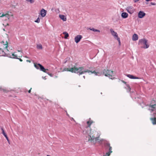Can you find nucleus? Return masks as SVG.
<instances>
[{
    "mask_svg": "<svg viewBox=\"0 0 156 156\" xmlns=\"http://www.w3.org/2000/svg\"><path fill=\"white\" fill-rule=\"evenodd\" d=\"M67 68L69 71L72 73H75L80 76L86 73H94L96 76H100L102 75H104L105 76L108 77L109 78L113 79H115L114 76L115 75V72L111 71L108 69L103 70V71L96 72L95 70L84 69V67H76L75 66L73 65L72 64H69Z\"/></svg>",
    "mask_w": 156,
    "mask_h": 156,
    "instance_id": "1",
    "label": "nucleus"
},
{
    "mask_svg": "<svg viewBox=\"0 0 156 156\" xmlns=\"http://www.w3.org/2000/svg\"><path fill=\"white\" fill-rule=\"evenodd\" d=\"M84 134H87L88 135V136L86 138H87L88 141H90L94 144H95L97 141L99 140V137H96L94 135H92L93 133L91 131L90 127H86L83 131Z\"/></svg>",
    "mask_w": 156,
    "mask_h": 156,
    "instance_id": "2",
    "label": "nucleus"
},
{
    "mask_svg": "<svg viewBox=\"0 0 156 156\" xmlns=\"http://www.w3.org/2000/svg\"><path fill=\"white\" fill-rule=\"evenodd\" d=\"M155 102V100H152L151 101L149 105H147L149 107L148 110L150 111L151 113L156 110V104L154 103Z\"/></svg>",
    "mask_w": 156,
    "mask_h": 156,
    "instance_id": "3",
    "label": "nucleus"
},
{
    "mask_svg": "<svg viewBox=\"0 0 156 156\" xmlns=\"http://www.w3.org/2000/svg\"><path fill=\"white\" fill-rule=\"evenodd\" d=\"M139 44H144L143 47H141L142 48L146 49L149 48V45L147 44V41L145 38H143L140 39L138 42Z\"/></svg>",
    "mask_w": 156,
    "mask_h": 156,
    "instance_id": "4",
    "label": "nucleus"
},
{
    "mask_svg": "<svg viewBox=\"0 0 156 156\" xmlns=\"http://www.w3.org/2000/svg\"><path fill=\"white\" fill-rule=\"evenodd\" d=\"M34 66L37 69H40L44 72H46V70H48V69H45L42 65L40 63H34Z\"/></svg>",
    "mask_w": 156,
    "mask_h": 156,
    "instance_id": "5",
    "label": "nucleus"
},
{
    "mask_svg": "<svg viewBox=\"0 0 156 156\" xmlns=\"http://www.w3.org/2000/svg\"><path fill=\"white\" fill-rule=\"evenodd\" d=\"M126 9L127 12L131 14L133 13L135 10L134 8L132 6H129L127 7Z\"/></svg>",
    "mask_w": 156,
    "mask_h": 156,
    "instance_id": "6",
    "label": "nucleus"
},
{
    "mask_svg": "<svg viewBox=\"0 0 156 156\" xmlns=\"http://www.w3.org/2000/svg\"><path fill=\"white\" fill-rule=\"evenodd\" d=\"M83 37L81 35H78L76 36L74 38V40L76 43H79L82 38Z\"/></svg>",
    "mask_w": 156,
    "mask_h": 156,
    "instance_id": "7",
    "label": "nucleus"
},
{
    "mask_svg": "<svg viewBox=\"0 0 156 156\" xmlns=\"http://www.w3.org/2000/svg\"><path fill=\"white\" fill-rule=\"evenodd\" d=\"M153 115L154 117L150 118V119L153 125H156V117H155L156 116V113H154Z\"/></svg>",
    "mask_w": 156,
    "mask_h": 156,
    "instance_id": "8",
    "label": "nucleus"
},
{
    "mask_svg": "<svg viewBox=\"0 0 156 156\" xmlns=\"http://www.w3.org/2000/svg\"><path fill=\"white\" fill-rule=\"evenodd\" d=\"M146 15V13L143 11H140L138 14V17L139 18H143Z\"/></svg>",
    "mask_w": 156,
    "mask_h": 156,
    "instance_id": "9",
    "label": "nucleus"
},
{
    "mask_svg": "<svg viewBox=\"0 0 156 156\" xmlns=\"http://www.w3.org/2000/svg\"><path fill=\"white\" fill-rule=\"evenodd\" d=\"M46 12L47 11L44 9H42L41 10L40 12L41 16L43 17H44L46 15Z\"/></svg>",
    "mask_w": 156,
    "mask_h": 156,
    "instance_id": "10",
    "label": "nucleus"
},
{
    "mask_svg": "<svg viewBox=\"0 0 156 156\" xmlns=\"http://www.w3.org/2000/svg\"><path fill=\"white\" fill-rule=\"evenodd\" d=\"M126 76H127L128 77L131 79H139V78L138 77L134 76L133 75H130L129 74H126Z\"/></svg>",
    "mask_w": 156,
    "mask_h": 156,
    "instance_id": "11",
    "label": "nucleus"
},
{
    "mask_svg": "<svg viewBox=\"0 0 156 156\" xmlns=\"http://www.w3.org/2000/svg\"><path fill=\"white\" fill-rule=\"evenodd\" d=\"M128 14L126 12H123L121 14V16L124 19L127 18L128 17Z\"/></svg>",
    "mask_w": 156,
    "mask_h": 156,
    "instance_id": "12",
    "label": "nucleus"
},
{
    "mask_svg": "<svg viewBox=\"0 0 156 156\" xmlns=\"http://www.w3.org/2000/svg\"><path fill=\"white\" fill-rule=\"evenodd\" d=\"M104 146L106 149H108L109 150V149L110 147H112L110 146V144L108 142H105L104 143Z\"/></svg>",
    "mask_w": 156,
    "mask_h": 156,
    "instance_id": "13",
    "label": "nucleus"
},
{
    "mask_svg": "<svg viewBox=\"0 0 156 156\" xmlns=\"http://www.w3.org/2000/svg\"><path fill=\"white\" fill-rule=\"evenodd\" d=\"M110 31L112 33V34L113 36L114 37H117V36L118 35L117 34V33L115 32L113 29H110Z\"/></svg>",
    "mask_w": 156,
    "mask_h": 156,
    "instance_id": "14",
    "label": "nucleus"
},
{
    "mask_svg": "<svg viewBox=\"0 0 156 156\" xmlns=\"http://www.w3.org/2000/svg\"><path fill=\"white\" fill-rule=\"evenodd\" d=\"M94 122V121L93 120H91L90 118L89 119V120L87 121V127H90V126L91 124Z\"/></svg>",
    "mask_w": 156,
    "mask_h": 156,
    "instance_id": "15",
    "label": "nucleus"
},
{
    "mask_svg": "<svg viewBox=\"0 0 156 156\" xmlns=\"http://www.w3.org/2000/svg\"><path fill=\"white\" fill-rule=\"evenodd\" d=\"M138 35L137 34H134L132 37V40L134 41H136L138 39Z\"/></svg>",
    "mask_w": 156,
    "mask_h": 156,
    "instance_id": "16",
    "label": "nucleus"
},
{
    "mask_svg": "<svg viewBox=\"0 0 156 156\" xmlns=\"http://www.w3.org/2000/svg\"><path fill=\"white\" fill-rule=\"evenodd\" d=\"M59 16L61 19L63 21H65L66 20V18L64 15H59Z\"/></svg>",
    "mask_w": 156,
    "mask_h": 156,
    "instance_id": "17",
    "label": "nucleus"
},
{
    "mask_svg": "<svg viewBox=\"0 0 156 156\" xmlns=\"http://www.w3.org/2000/svg\"><path fill=\"white\" fill-rule=\"evenodd\" d=\"M112 147H110L109 149V151L106 153L105 156H109L110 154L112 152Z\"/></svg>",
    "mask_w": 156,
    "mask_h": 156,
    "instance_id": "18",
    "label": "nucleus"
},
{
    "mask_svg": "<svg viewBox=\"0 0 156 156\" xmlns=\"http://www.w3.org/2000/svg\"><path fill=\"white\" fill-rule=\"evenodd\" d=\"M63 34L65 35L64 38L67 39L69 37V34L66 32H63Z\"/></svg>",
    "mask_w": 156,
    "mask_h": 156,
    "instance_id": "19",
    "label": "nucleus"
},
{
    "mask_svg": "<svg viewBox=\"0 0 156 156\" xmlns=\"http://www.w3.org/2000/svg\"><path fill=\"white\" fill-rule=\"evenodd\" d=\"M3 135L6 138V139L7 140L9 144H10V141H9V138L7 135L6 133H5L4 134H3Z\"/></svg>",
    "mask_w": 156,
    "mask_h": 156,
    "instance_id": "20",
    "label": "nucleus"
},
{
    "mask_svg": "<svg viewBox=\"0 0 156 156\" xmlns=\"http://www.w3.org/2000/svg\"><path fill=\"white\" fill-rule=\"evenodd\" d=\"M89 29L90 30H92L93 31H94V32H100V31L99 30H97V29H95L93 28H89Z\"/></svg>",
    "mask_w": 156,
    "mask_h": 156,
    "instance_id": "21",
    "label": "nucleus"
},
{
    "mask_svg": "<svg viewBox=\"0 0 156 156\" xmlns=\"http://www.w3.org/2000/svg\"><path fill=\"white\" fill-rule=\"evenodd\" d=\"M126 86L127 87V91L129 92H130L131 89L129 85V84H126Z\"/></svg>",
    "mask_w": 156,
    "mask_h": 156,
    "instance_id": "22",
    "label": "nucleus"
},
{
    "mask_svg": "<svg viewBox=\"0 0 156 156\" xmlns=\"http://www.w3.org/2000/svg\"><path fill=\"white\" fill-rule=\"evenodd\" d=\"M4 42L3 41H2V43L3 44V45H4L5 46V48H7L8 47V43L7 41H6L5 42V43L4 44Z\"/></svg>",
    "mask_w": 156,
    "mask_h": 156,
    "instance_id": "23",
    "label": "nucleus"
},
{
    "mask_svg": "<svg viewBox=\"0 0 156 156\" xmlns=\"http://www.w3.org/2000/svg\"><path fill=\"white\" fill-rule=\"evenodd\" d=\"M0 56H1V55ZM2 56H7L10 58H12V57H11V55L9 54L5 53V54L2 55Z\"/></svg>",
    "mask_w": 156,
    "mask_h": 156,
    "instance_id": "24",
    "label": "nucleus"
},
{
    "mask_svg": "<svg viewBox=\"0 0 156 156\" xmlns=\"http://www.w3.org/2000/svg\"><path fill=\"white\" fill-rule=\"evenodd\" d=\"M37 46V48L39 49H41L42 48V45L41 44H38Z\"/></svg>",
    "mask_w": 156,
    "mask_h": 156,
    "instance_id": "25",
    "label": "nucleus"
},
{
    "mask_svg": "<svg viewBox=\"0 0 156 156\" xmlns=\"http://www.w3.org/2000/svg\"><path fill=\"white\" fill-rule=\"evenodd\" d=\"M12 56H13V57H12V58H15V59H18V58L16 55H15L14 53H12Z\"/></svg>",
    "mask_w": 156,
    "mask_h": 156,
    "instance_id": "26",
    "label": "nucleus"
},
{
    "mask_svg": "<svg viewBox=\"0 0 156 156\" xmlns=\"http://www.w3.org/2000/svg\"><path fill=\"white\" fill-rule=\"evenodd\" d=\"M47 70H46V72H45V73H47V74H48L49 76H50L51 77H53V75L52 74V73H49V72H47Z\"/></svg>",
    "mask_w": 156,
    "mask_h": 156,
    "instance_id": "27",
    "label": "nucleus"
},
{
    "mask_svg": "<svg viewBox=\"0 0 156 156\" xmlns=\"http://www.w3.org/2000/svg\"><path fill=\"white\" fill-rule=\"evenodd\" d=\"M69 58H66L64 60V64H65L66 62H67L69 60Z\"/></svg>",
    "mask_w": 156,
    "mask_h": 156,
    "instance_id": "28",
    "label": "nucleus"
},
{
    "mask_svg": "<svg viewBox=\"0 0 156 156\" xmlns=\"http://www.w3.org/2000/svg\"><path fill=\"white\" fill-rule=\"evenodd\" d=\"M40 19L39 17H38L36 20L34 21V22L36 23H38L40 22Z\"/></svg>",
    "mask_w": 156,
    "mask_h": 156,
    "instance_id": "29",
    "label": "nucleus"
},
{
    "mask_svg": "<svg viewBox=\"0 0 156 156\" xmlns=\"http://www.w3.org/2000/svg\"><path fill=\"white\" fill-rule=\"evenodd\" d=\"M114 37L115 39H116L117 40L118 42H119V41H120V38L118 37V35L117 36V37Z\"/></svg>",
    "mask_w": 156,
    "mask_h": 156,
    "instance_id": "30",
    "label": "nucleus"
},
{
    "mask_svg": "<svg viewBox=\"0 0 156 156\" xmlns=\"http://www.w3.org/2000/svg\"><path fill=\"white\" fill-rule=\"evenodd\" d=\"M63 71H69V70L67 68H64L63 69Z\"/></svg>",
    "mask_w": 156,
    "mask_h": 156,
    "instance_id": "31",
    "label": "nucleus"
},
{
    "mask_svg": "<svg viewBox=\"0 0 156 156\" xmlns=\"http://www.w3.org/2000/svg\"><path fill=\"white\" fill-rule=\"evenodd\" d=\"M1 130H2V133L3 134H4L5 133V132L4 129H3V128H1Z\"/></svg>",
    "mask_w": 156,
    "mask_h": 156,
    "instance_id": "32",
    "label": "nucleus"
},
{
    "mask_svg": "<svg viewBox=\"0 0 156 156\" xmlns=\"http://www.w3.org/2000/svg\"><path fill=\"white\" fill-rule=\"evenodd\" d=\"M2 90L3 91V92H7L8 91H9L8 90H7L6 89H2Z\"/></svg>",
    "mask_w": 156,
    "mask_h": 156,
    "instance_id": "33",
    "label": "nucleus"
},
{
    "mask_svg": "<svg viewBox=\"0 0 156 156\" xmlns=\"http://www.w3.org/2000/svg\"><path fill=\"white\" fill-rule=\"evenodd\" d=\"M152 5H156V3L154 2H151L150 3Z\"/></svg>",
    "mask_w": 156,
    "mask_h": 156,
    "instance_id": "34",
    "label": "nucleus"
},
{
    "mask_svg": "<svg viewBox=\"0 0 156 156\" xmlns=\"http://www.w3.org/2000/svg\"><path fill=\"white\" fill-rule=\"evenodd\" d=\"M27 1L30 2L31 3H34V1L32 0H27Z\"/></svg>",
    "mask_w": 156,
    "mask_h": 156,
    "instance_id": "35",
    "label": "nucleus"
},
{
    "mask_svg": "<svg viewBox=\"0 0 156 156\" xmlns=\"http://www.w3.org/2000/svg\"><path fill=\"white\" fill-rule=\"evenodd\" d=\"M121 81L123 83H124V84H126H126H126V82L125 81H124L123 80H121Z\"/></svg>",
    "mask_w": 156,
    "mask_h": 156,
    "instance_id": "36",
    "label": "nucleus"
},
{
    "mask_svg": "<svg viewBox=\"0 0 156 156\" xmlns=\"http://www.w3.org/2000/svg\"><path fill=\"white\" fill-rule=\"evenodd\" d=\"M5 16L7 18H8L9 16V15L8 14H5Z\"/></svg>",
    "mask_w": 156,
    "mask_h": 156,
    "instance_id": "37",
    "label": "nucleus"
},
{
    "mask_svg": "<svg viewBox=\"0 0 156 156\" xmlns=\"http://www.w3.org/2000/svg\"><path fill=\"white\" fill-rule=\"evenodd\" d=\"M5 14H4V13L2 14V15L0 16L1 17H3L4 16H5Z\"/></svg>",
    "mask_w": 156,
    "mask_h": 156,
    "instance_id": "38",
    "label": "nucleus"
},
{
    "mask_svg": "<svg viewBox=\"0 0 156 156\" xmlns=\"http://www.w3.org/2000/svg\"><path fill=\"white\" fill-rule=\"evenodd\" d=\"M71 121H74L75 122H76V121H75V120L73 118H72L71 119Z\"/></svg>",
    "mask_w": 156,
    "mask_h": 156,
    "instance_id": "39",
    "label": "nucleus"
},
{
    "mask_svg": "<svg viewBox=\"0 0 156 156\" xmlns=\"http://www.w3.org/2000/svg\"><path fill=\"white\" fill-rule=\"evenodd\" d=\"M31 89H32V88H30V90H29L28 91V92L29 93H30V92H31Z\"/></svg>",
    "mask_w": 156,
    "mask_h": 156,
    "instance_id": "40",
    "label": "nucleus"
},
{
    "mask_svg": "<svg viewBox=\"0 0 156 156\" xmlns=\"http://www.w3.org/2000/svg\"><path fill=\"white\" fill-rule=\"evenodd\" d=\"M18 59L20 60V61L21 62H22L23 61V60L21 59L20 58H18V59Z\"/></svg>",
    "mask_w": 156,
    "mask_h": 156,
    "instance_id": "41",
    "label": "nucleus"
},
{
    "mask_svg": "<svg viewBox=\"0 0 156 156\" xmlns=\"http://www.w3.org/2000/svg\"><path fill=\"white\" fill-rule=\"evenodd\" d=\"M42 77L43 79L44 80L46 79V76H44V77L43 76Z\"/></svg>",
    "mask_w": 156,
    "mask_h": 156,
    "instance_id": "42",
    "label": "nucleus"
},
{
    "mask_svg": "<svg viewBox=\"0 0 156 156\" xmlns=\"http://www.w3.org/2000/svg\"><path fill=\"white\" fill-rule=\"evenodd\" d=\"M134 0V2H138L139 0Z\"/></svg>",
    "mask_w": 156,
    "mask_h": 156,
    "instance_id": "43",
    "label": "nucleus"
},
{
    "mask_svg": "<svg viewBox=\"0 0 156 156\" xmlns=\"http://www.w3.org/2000/svg\"><path fill=\"white\" fill-rule=\"evenodd\" d=\"M119 45H121V43L120 41H119Z\"/></svg>",
    "mask_w": 156,
    "mask_h": 156,
    "instance_id": "44",
    "label": "nucleus"
},
{
    "mask_svg": "<svg viewBox=\"0 0 156 156\" xmlns=\"http://www.w3.org/2000/svg\"><path fill=\"white\" fill-rule=\"evenodd\" d=\"M92 68H93V67H89V69H91H91H92Z\"/></svg>",
    "mask_w": 156,
    "mask_h": 156,
    "instance_id": "45",
    "label": "nucleus"
},
{
    "mask_svg": "<svg viewBox=\"0 0 156 156\" xmlns=\"http://www.w3.org/2000/svg\"><path fill=\"white\" fill-rule=\"evenodd\" d=\"M2 53H4V54H5V52H4V51L3 50H2Z\"/></svg>",
    "mask_w": 156,
    "mask_h": 156,
    "instance_id": "46",
    "label": "nucleus"
},
{
    "mask_svg": "<svg viewBox=\"0 0 156 156\" xmlns=\"http://www.w3.org/2000/svg\"><path fill=\"white\" fill-rule=\"evenodd\" d=\"M27 62H31V61H30V60H27Z\"/></svg>",
    "mask_w": 156,
    "mask_h": 156,
    "instance_id": "47",
    "label": "nucleus"
},
{
    "mask_svg": "<svg viewBox=\"0 0 156 156\" xmlns=\"http://www.w3.org/2000/svg\"><path fill=\"white\" fill-rule=\"evenodd\" d=\"M147 2H148L150 1H151V0H145Z\"/></svg>",
    "mask_w": 156,
    "mask_h": 156,
    "instance_id": "48",
    "label": "nucleus"
},
{
    "mask_svg": "<svg viewBox=\"0 0 156 156\" xmlns=\"http://www.w3.org/2000/svg\"><path fill=\"white\" fill-rule=\"evenodd\" d=\"M83 78L84 79H85V76H83Z\"/></svg>",
    "mask_w": 156,
    "mask_h": 156,
    "instance_id": "49",
    "label": "nucleus"
},
{
    "mask_svg": "<svg viewBox=\"0 0 156 156\" xmlns=\"http://www.w3.org/2000/svg\"><path fill=\"white\" fill-rule=\"evenodd\" d=\"M98 142L100 143V142H101V140H100V141H98Z\"/></svg>",
    "mask_w": 156,
    "mask_h": 156,
    "instance_id": "50",
    "label": "nucleus"
},
{
    "mask_svg": "<svg viewBox=\"0 0 156 156\" xmlns=\"http://www.w3.org/2000/svg\"><path fill=\"white\" fill-rule=\"evenodd\" d=\"M0 89H2V88L0 87Z\"/></svg>",
    "mask_w": 156,
    "mask_h": 156,
    "instance_id": "51",
    "label": "nucleus"
},
{
    "mask_svg": "<svg viewBox=\"0 0 156 156\" xmlns=\"http://www.w3.org/2000/svg\"><path fill=\"white\" fill-rule=\"evenodd\" d=\"M0 50H2V49L1 48H0Z\"/></svg>",
    "mask_w": 156,
    "mask_h": 156,
    "instance_id": "52",
    "label": "nucleus"
}]
</instances>
